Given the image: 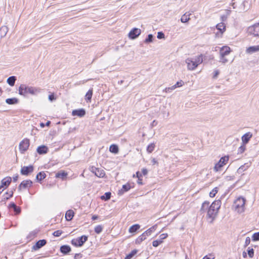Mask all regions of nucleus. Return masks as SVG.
Returning a JSON list of instances; mask_svg holds the SVG:
<instances>
[{
    "mask_svg": "<svg viewBox=\"0 0 259 259\" xmlns=\"http://www.w3.org/2000/svg\"><path fill=\"white\" fill-rule=\"evenodd\" d=\"M143 175H146L148 174V170L146 168H143L142 170Z\"/></svg>",
    "mask_w": 259,
    "mask_h": 259,
    "instance_id": "64",
    "label": "nucleus"
},
{
    "mask_svg": "<svg viewBox=\"0 0 259 259\" xmlns=\"http://www.w3.org/2000/svg\"><path fill=\"white\" fill-rule=\"evenodd\" d=\"M207 212V217L210 219V222L212 223L214 220L218 212L215 210V209H213L209 206Z\"/></svg>",
    "mask_w": 259,
    "mask_h": 259,
    "instance_id": "10",
    "label": "nucleus"
},
{
    "mask_svg": "<svg viewBox=\"0 0 259 259\" xmlns=\"http://www.w3.org/2000/svg\"><path fill=\"white\" fill-rule=\"evenodd\" d=\"M216 27L222 34L226 30V25L224 22L218 23Z\"/></svg>",
    "mask_w": 259,
    "mask_h": 259,
    "instance_id": "24",
    "label": "nucleus"
},
{
    "mask_svg": "<svg viewBox=\"0 0 259 259\" xmlns=\"http://www.w3.org/2000/svg\"><path fill=\"white\" fill-rule=\"evenodd\" d=\"M82 254L80 253H76L75 254L74 259H81Z\"/></svg>",
    "mask_w": 259,
    "mask_h": 259,
    "instance_id": "60",
    "label": "nucleus"
},
{
    "mask_svg": "<svg viewBox=\"0 0 259 259\" xmlns=\"http://www.w3.org/2000/svg\"><path fill=\"white\" fill-rule=\"evenodd\" d=\"M63 232L61 230H57L53 233V235L56 237H59L62 234Z\"/></svg>",
    "mask_w": 259,
    "mask_h": 259,
    "instance_id": "48",
    "label": "nucleus"
},
{
    "mask_svg": "<svg viewBox=\"0 0 259 259\" xmlns=\"http://www.w3.org/2000/svg\"><path fill=\"white\" fill-rule=\"evenodd\" d=\"M16 80V78L14 76H12L9 77L7 79V83L11 86H13L15 84V81Z\"/></svg>",
    "mask_w": 259,
    "mask_h": 259,
    "instance_id": "29",
    "label": "nucleus"
},
{
    "mask_svg": "<svg viewBox=\"0 0 259 259\" xmlns=\"http://www.w3.org/2000/svg\"><path fill=\"white\" fill-rule=\"evenodd\" d=\"M231 52V49L229 47L224 46L220 48V60L219 61L223 64H226L228 62L226 56Z\"/></svg>",
    "mask_w": 259,
    "mask_h": 259,
    "instance_id": "3",
    "label": "nucleus"
},
{
    "mask_svg": "<svg viewBox=\"0 0 259 259\" xmlns=\"http://www.w3.org/2000/svg\"><path fill=\"white\" fill-rule=\"evenodd\" d=\"M88 237L86 235H82L76 239H73L71 243L75 247H80L87 241Z\"/></svg>",
    "mask_w": 259,
    "mask_h": 259,
    "instance_id": "5",
    "label": "nucleus"
},
{
    "mask_svg": "<svg viewBox=\"0 0 259 259\" xmlns=\"http://www.w3.org/2000/svg\"><path fill=\"white\" fill-rule=\"evenodd\" d=\"M250 242V239L249 237H247L245 239V246H247Z\"/></svg>",
    "mask_w": 259,
    "mask_h": 259,
    "instance_id": "55",
    "label": "nucleus"
},
{
    "mask_svg": "<svg viewBox=\"0 0 259 259\" xmlns=\"http://www.w3.org/2000/svg\"><path fill=\"white\" fill-rule=\"evenodd\" d=\"M221 205V201L220 200H215L210 205V207L215 209L218 212Z\"/></svg>",
    "mask_w": 259,
    "mask_h": 259,
    "instance_id": "20",
    "label": "nucleus"
},
{
    "mask_svg": "<svg viewBox=\"0 0 259 259\" xmlns=\"http://www.w3.org/2000/svg\"><path fill=\"white\" fill-rule=\"evenodd\" d=\"M245 201V199L243 197H238L234 201L235 206L238 212H242L244 211Z\"/></svg>",
    "mask_w": 259,
    "mask_h": 259,
    "instance_id": "4",
    "label": "nucleus"
},
{
    "mask_svg": "<svg viewBox=\"0 0 259 259\" xmlns=\"http://www.w3.org/2000/svg\"><path fill=\"white\" fill-rule=\"evenodd\" d=\"M6 102L9 105H13L17 104L18 102V99L16 98H8L6 100Z\"/></svg>",
    "mask_w": 259,
    "mask_h": 259,
    "instance_id": "27",
    "label": "nucleus"
},
{
    "mask_svg": "<svg viewBox=\"0 0 259 259\" xmlns=\"http://www.w3.org/2000/svg\"><path fill=\"white\" fill-rule=\"evenodd\" d=\"M47 243V241L45 239L39 240L37 241L35 245L32 247V250H37L40 249L42 246H45Z\"/></svg>",
    "mask_w": 259,
    "mask_h": 259,
    "instance_id": "13",
    "label": "nucleus"
},
{
    "mask_svg": "<svg viewBox=\"0 0 259 259\" xmlns=\"http://www.w3.org/2000/svg\"><path fill=\"white\" fill-rule=\"evenodd\" d=\"M248 167V166H245V165H241L238 169H237V172L238 174H241L244 171L246 170Z\"/></svg>",
    "mask_w": 259,
    "mask_h": 259,
    "instance_id": "41",
    "label": "nucleus"
},
{
    "mask_svg": "<svg viewBox=\"0 0 259 259\" xmlns=\"http://www.w3.org/2000/svg\"><path fill=\"white\" fill-rule=\"evenodd\" d=\"M214 256L213 255L210 254L209 256L207 255L205 256L202 259H214Z\"/></svg>",
    "mask_w": 259,
    "mask_h": 259,
    "instance_id": "56",
    "label": "nucleus"
},
{
    "mask_svg": "<svg viewBox=\"0 0 259 259\" xmlns=\"http://www.w3.org/2000/svg\"><path fill=\"white\" fill-rule=\"evenodd\" d=\"M245 52L246 53L250 55L258 52H259V45L251 46L247 48Z\"/></svg>",
    "mask_w": 259,
    "mask_h": 259,
    "instance_id": "14",
    "label": "nucleus"
},
{
    "mask_svg": "<svg viewBox=\"0 0 259 259\" xmlns=\"http://www.w3.org/2000/svg\"><path fill=\"white\" fill-rule=\"evenodd\" d=\"M85 114V111L84 109H76L72 111V115L73 116H77L81 117Z\"/></svg>",
    "mask_w": 259,
    "mask_h": 259,
    "instance_id": "15",
    "label": "nucleus"
},
{
    "mask_svg": "<svg viewBox=\"0 0 259 259\" xmlns=\"http://www.w3.org/2000/svg\"><path fill=\"white\" fill-rule=\"evenodd\" d=\"M118 147L116 145L112 144L109 147V151L113 153H117L118 152Z\"/></svg>",
    "mask_w": 259,
    "mask_h": 259,
    "instance_id": "30",
    "label": "nucleus"
},
{
    "mask_svg": "<svg viewBox=\"0 0 259 259\" xmlns=\"http://www.w3.org/2000/svg\"><path fill=\"white\" fill-rule=\"evenodd\" d=\"M8 28L6 26H3L0 28V36L1 37H5L8 31Z\"/></svg>",
    "mask_w": 259,
    "mask_h": 259,
    "instance_id": "25",
    "label": "nucleus"
},
{
    "mask_svg": "<svg viewBox=\"0 0 259 259\" xmlns=\"http://www.w3.org/2000/svg\"><path fill=\"white\" fill-rule=\"evenodd\" d=\"M49 100L50 101H54L56 99V98L55 97V96L54 95V94H50L49 96Z\"/></svg>",
    "mask_w": 259,
    "mask_h": 259,
    "instance_id": "53",
    "label": "nucleus"
},
{
    "mask_svg": "<svg viewBox=\"0 0 259 259\" xmlns=\"http://www.w3.org/2000/svg\"><path fill=\"white\" fill-rule=\"evenodd\" d=\"M218 192V188L215 187L209 193V196L210 197H213Z\"/></svg>",
    "mask_w": 259,
    "mask_h": 259,
    "instance_id": "43",
    "label": "nucleus"
},
{
    "mask_svg": "<svg viewBox=\"0 0 259 259\" xmlns=\"http://www.w3.org/2000/svg\"><path fill=\"white\" fill-rule=\"evenodd\" d=\"M13 195V191L12 190L10 191L9 192H7L6 193V196H5V199H8L10 197H12Z\"/></svg>",
    "mask_w": 259,
    "mask_h": 259,
    "instance_id": "47",
    "label": "nucleus"
},
{
    "mask_svg": "<svg viewBox=\"0 0 259 259\" xmlns=\"http://www.w3.org/2000/svg\"><path fill=\"white\" fill-rule=\"evenodd\" d=\"M247 2L246 1H243L242 3V4L240 5V7L238 8V11L239 12H243V11H246L248 10V9L245 8V4Z\"/></svg>",
    "mask_w": 259,
    "mask_h": 259,
    "instance_id": "34",
    "label": "nucleus"
},
{
    "mask_svg": "<svg viewBox=\"0 0 259 259\" xmlns=\"http://www.w3.org/2000/svg\"><path fill=\"white\" fill-rule=\"evenodd\" d=\"M141 33L140 29L134 28L128 33V37L132 39L136 38Z\"/></svg>",
    "mask_w": 259,
    "mask_h": 259,
    "instance_id": "9",
    "label": "nucleus"
},
{
    "mask_svg": "<svg viewBox=\"0 0 259 259\" xmlns=\"http://www.w3.org/2000/svg\"><path fill=\"white\" fill-rule=\"evenodd\" d=\"M18 91L20 95L27 96L28 94L36 95L40 92L41 89L33 87H29L26 84H22L19 87Z\"/></svg>",
    "mask_w": 259,
    "mask_h": 259,
    "instance_id": "1",
    "label": "nucleus"
},
{
    "mask_svg": "<svg viewBox=\"0 0 259 259\" xmlns=\"http://www.w3.org/2000/svg\"><path fill=\"white\" fill-rule=\"evenodd\" d=\"M219 73H220V71L218 70H215L214 71V74H213V78H217L218 77V76L219 74Z\"/></svg>",
    "mask_w": 259,
    "mask_h": 259,
    "instance_id": "57",
    "label": "nucleus"
},
{
    "mask_svg": "<svg viewBox=\"0 0 259 259\" xmlns=\"http://www.w3.org/2000/svg\"><path fill=\"white\" fill-rule=\"evenodd\" d=\"M95 174L96 176L99 178H103L105 175V172L103 170L98 168L96 171H95Z\"/></svg>",
    "mask_w": 259,
    "mask_h": 259,
    "instance_id": "31",
    "label": "nucleus"
},
{
    "mask_svg": "<svg viewBox=\"0 0 259 259\" xmlns=\"http://www.w3.org/2000/svg\"><path fill=\"white\" fill-rule=\"evenodd\" d=\"M248 31L254 36H259V22L249 26L248 28Z\"/></svg>",
    "mask_w": 259,
    "mask_h": 259,
    "instance_id": "8",
    "label": "nucleus"
},
{
    "mask_svg": "<svg viewBox=\"0 0 259 259\" xmlns=\"http://www.w3.org/2000/svg\"><path fill=\"white\" fill-rule=\"evenodd\" d=\"M16 205L14 202H11L9 204V207H12L13 208H16Z\"/></svg>",
    "mask_w": 259,
    "mask_h": 259,
    "instance_id": "63",
    "label": "nucleus"
},
{
    "mask_svg": "<svg viewBox=\"0 0 259 259\" xmlns=\"http://www.w3.org/2000/svg\"><path fill=\"white\" fill-rule=\"evenodd\" d=\"M103 230V227L101 225H98L95 228V232L97 234H100Z\"/></svg>",
    "mask_w": 259,
    "mask_h": 259,
    "instance_id": "42",
    "label": "nucleus"
},
{
    "mask_svg": "<svg viewBox=\"0 0 259 259\" xmlns=\"http://www.w3.org/2000/svg\"><path fill=\"white\" fill-rule=\"evenodd\" d=\"M60 250L61 253L66 254L71 251V249L69 245H63L60 247Z\"/></svg>",
    "mask_w": 259,
    "mask_h": 259,
    "instance_id": "18",
    "label": "nucleus"
},
{
    "mask_svg": "<svg viewBox=\"0 0 259 259\" xmlns=\"http://www.w3.org/2000/svg\"><path fill=\"white\" fill-rule=\"evenodd\" d=\"M157 37L158 39H162L164 38V34L162 32H158Z\"/></svg>",
    "mask_w": 259,
    "mask_h": 259,
    "instance_id": "51",
    "label": "nucleus"
},
{
    "mask_svg": "<svg viewBox=\"0 0 259 259\" xmlns=\"http://www.w3.org/2000/svg\"><path fill=\"white\" fill-rule=\"evenodd\" d=\"M36 151L39 154H46L48 151V148L45 145L40 146L37 147Z\"/></svg>",
    "mask_w": 259,
    "mask_h": 259,
    "instance_id": "19",
    "label": "nucleus"
},
{
    "mask_svg": "<svg viewBox=\"0 0 259 259\" xmlns=\"http://www.w3.org/2000/svg\"><path fill=\"white\" fill-rule=\"evenodd\" d=\"M162 242V241L159 240H154L152 242V245L154 247H157Z\"/></svg>",
    "mask_w": 259,
    "mask_h": 259,
    "instance_id": "46",
    "label": "nucleus"
},
{
    "mask_svg": "<svg viewBox=\"0 0 259 259\" xmlns=\"http://www.w3.org/2000/svg\"><path fill=\"white\" fill-rule=\"evenodd\" d=\"M203 62L202 55H200L194 58H188L185 60L187 65V69L189 70H193Z\"/></svg>",
    "mask_w": 259,
    "mask_h": 259,
    "instance_id": "2",
    "label": "nucleus"
},
{
    "mask_svg": "<svg viewBox=\"0 0 259 259\" xmlns=\"http://www.w3.org/2000/svg\"><path fill=\"white\" fill-rule=\"evenodd\" d=\"M167 237V234H165V233L162 234L160 235V236H159V238H160L159 240L162 241L163 239H165Z\"/></svg>",
    "mask_w": 259,
    "mask_h": 259,
    "instance_id": "54",
    "label": "nucleus"
},
{
    "mask_svg": "<svg viewBox=\"0 0 259 259\" xmlns=\"http://www.w3.org/2000/svg\"><path fill=\"white\" fill-rule=\"evenodd\" d=\"M144 240H145V237H144V235L142 234L137 239L136 243L140 244Z\"/></svg>",
    "mask_w": 259,
    "mask_h": 259,
    "instance_id": "44",
    "label": "nucleus"
},
{
    "mask_svg": "<svg viewBox=\"0 0 259 259\" xmlns=\"http://www.w3.org/2000/svg\"><path fill=\"white\" fill-rule=\"evenodd\" d=\"M74 212L72 210H68L65 214V218L67 221H71L74 217Z\"/></svg>",
    "mask_w": 259,
    "mask_h": 259,
    "instance_id": "26",
    "label": "nucleus"
},
{
    "mask_svg": "<svg viewBox=\"0 0 259 259\" xmlns=\"http://www.w3.org/2000/svg\"><path fill=\"white\" fill-rule=\"evenodd\" d=\"M33 171V166L32 165H29L27 166H24L22 167L20 172L22 175L27 176Z\"/></svg>",
    "mask_w": 259,
    "mask_h": 259,
    "instance_id": "12",
    "label": "nucleus"
},
{
    "mask_svg": "<svg viewBox=\"0 0 259 259\" xmlns=\"http://www.w3.org/2000/svg\"><path fill=\"white\" fill-rule=\"evenodd\" d=\"M229 160V156H225L222 157L219 161L215 164L213 169L215 171L221 170L222 167L226 164Z\"/></svg>",
    "mask_w": 259,
    "mask_h": 259,
    "instance_id": "6",
    "label": "nucleus"
},
{
    "mask_svg": "<svg viewBox=\"0 0 259 259\" xmlns=\"http://www.w3.org/2000/svg\"><path fill=\"white\" fill-rule=\"evenodd\" d=\"M155 148V144L154 143H151L149 144L147 148V151L148 153H152Z\"/></svg>",
    "mask_w": 259,
    "mask_h": 259,
    "instance_id": "37",
    "label": "nucleus"
},
{
    "mask_svg": "<svg viewBox=\"0 0 259 259\" xmlns=\"http://www.w3.org/2000/svg\"><path fill=\"white\" fill-rule=\"evenodd\" d=\"M189 16L190 15H187V13L184 14L181 18V22L182 23H186L188 22L190 20Z\"/></svg>",
    "mask_w": 259,
    "mask_h": 259,
    "instance_id": "35",
    "label": "nucleus"
},
{
    "mask_svg": "<svg viewBox=\"0 0 259 259\" xmlns=\"http://www.w3.org/2000/svg\"><path fill=\"white\" fill-rule=\"evenodd\" d=\"M209 206V202L207 201H204L202 204L201 207L200 208V211L202 213H204L206 211H207Z\"/></svg>",
    "mask_w": 259,
    "mask_h": 259,
    "instance_id": "22",
    "label": "nucleus"
},
{
    "mask_svg": "<svg viewBox=\"0 0 259 259\" xmlns=\"http://www.w3.org/2000/svg\"><path fill=\"white\" fill-rule=\"evenodd\" d=\"M245 150V147L244 146H241L238 150V153H242Z\"/></svg>",
    "mask_w": 259,
    "mask_h": 259,
    "instance_id": "52",
    "label": "nucleus"
},
{
    "mask_svg": "<svg viewBox=\"0 0 259 259\" xmlns=\"http://www.w3.org/2000/svg\"><path fill=\"white\" fill-rule=\"evenodd\" d=\"M67 176V173L64 170H60L56 174V178L64 180Z\"/></svg>",
    "mask_w": 259,
    "mask_h": 259,
    "instance_id": "23",
    "label": "nucleus"
},
{
    "mask_svg": "<svg viewBox=\"0 0 259 259\" xmlns=\"http://www.w3.org/2000/svg\"><path fill=\"white\" fill-rule=\"evenodd\" d=\"M252 135L250 132L247 133L242 137V141L244 144H247L252 137Z\"/></svg>",
    "mask_w": 259,
    "mask_h": 259,
    "instance_id": "21",
    "label": "nucleus"
},
{
    "mask_svg": "<svg viewBox=\"0 0 259 259\" xmlns=\"http://www.w3.org/2000/svg\"><path fill=\"white\" fill-rule=\"evenodd\" d=\"M111 197V193L110 192H106L105 194L101 197V199L104 200H108Z\"/></svg>",
    "mask_w": 259,
    "mask_h": 259,
    "instance_id": "38",
    "label": "nucleus"
},
{
    "mask_svg": "<svg viewBox=\"0 0 259 259\" xmlns=\"http://www.w3.org/2000/svg\"><path fill=\"white\" fill-rule=\"evenodd\" d=\"M151 162L153 165L156 164L157 166L158 165V162L157 160L154 158H152Z\"/></svg>",
    "mask_w": 259,
    "mask_h": 259,
    "instance_id": "58",
    "label": "nucleus"
},
{
    "mask_svg": "<svg viewBox=\"0 0 259 259\" xmlns=\"http://www.w3.org/2000/svg\"><path fill=\"white\" fill-rule=\"evenodd\" d=\"M157 227V225H155L154 226H153L152 227H151V228H150L149 229H148L147 231L148 234H149V235L150 236L152 234V232H154L156 228Z\"/></svg>",
    "mask_w": 259,
    "mask_h": 259,
    "instance_id": "39",
    "label": "nucleus"
},
{
    "mask_svg": "<svg viewBox=\"0 0 259 259\" xmlns=\"http://www.w3.org/2000/svg\"><path fill=\"white\" fill-rule=\"evenodd\" d=\"M12 181V178L10 177H7L4 178L1 181V186L2 187H6L9 186Z\"/></svg>",
    "mask_w": 259,
    "mask_h": 259,
    "instance_id": "17",
    "label": "nucleus"
},
{
    "mask_svg": "<svg viewBox=\"0 0 259 259\" xmlns=\"http://www.w3.org/2000/svg\"><path fill=\"white\" fill-rule=\"evenodd\" d=\"M137 253V250H133L130 253L127 254L124 259H131Z\"/></svg>",
    "mask_w": 259,
    "mask_h": 259,
    "instance_id": "36",
    "label": "nucleus"
},
{
    "mask_svg": "<svg viewBox=\"0 0 259 259\" xmlns=\"http://www.w3.org/2000/svg\"><path fill=\"white\" fill-rule=\"evenodd\" d=\"M252 240L254 241H258L259 240V232L254 233L252 236Z\"/></svg>",
    "mask_w": 259,
    "mask_h": 259,
    "instance_id": "45",
    "label": "nucleus"
},
{
    "mask_svg": "<svg viewBox=\"0 0 259 259\" xmlns=\"http://www.w3.org/2000/svg\"><path fill=\"white\" fill-rule=\"evenodd\" d=\"M140 226L138 224H135L132 226L129 229V232L131 233L136 232L139 228Z\"/></svg>",
    "mask_w": 259,
    "mask_h": 259,
    "instance_id": "32",
    "label": "nucleus"
},
{
    "mask_svg": "<svg viewBox=\"0 0 259 259\" xmlns=\"http://www.w3.org/2000/svg\"><path fill=\"white\" fill-rule=\"evenodd\" d=\"M227 19V16H226V15H224L221 16V19L222 22H223L226 21Z\"/></svg>",
    "mask_w": 259,
    "mask_h": 259,
    "instance_id": "61",
    "label": "nucleus"
},
{
    "mask_svg": "<svg viewBox=\"0 0 259 259\" xmlns=\"http://www.w3.org/2000/svg\"><path fill=\"white\" fill-rule=\"evenodd\" d=\"M131 188V185L129 183H126V184L123 185L122 187V188L118 191V194L121 195L123 194L124 193L130 190Z\"/></svg>",
    "mask_w": 259,
    "mask_h": 259,
    "instance_id": "16",
    "label": "nucleus"
},
{
    "mask_svg": "<svg viewBox=\"0 0 259 259\" xmlns=\"http://www.w3.org/2000/svg\"><path fill=\"white\" fill-rule=\"evenodd\" d=\"M93 95V89H90L85 95V99L87 101H90Z\"/></svg>",
    "mask_w": 259,
    "mask_h": 259,
    "instance_id": "33",
    "label": "nucleus"
},
{
    "mask_svg": "<svg viewBox=\"0 0 259 259\" xmlns=\"http://www.w3.org/2000/svg\"><path fill=\"white\" fill-rule=\"evenodd\" d=\"M153 35L151 34H149L148 35L147 37L145 39L144 42L146 44H148L152 42L153 41Z\"/></svg>",
    "mask_w": 259,
    "mask_h": 259,
    "instance_id": "40",
    "label": "nucleus"
},
{
    "mask_svg": "<svg viewBox=\"0 0 259 259\" xmlns=\"http://www.w3.org/2000/svg\"><path fill=\"white\" fill-rule=\"evenodd\" d=\"M14 209V211L16 212V214H19L20 211H21V209L19 207H18L17 206H16V208H13Z\"/></svg>",
    "mask_w": 259,
    "mask_h": 259,
    "instance_id": "59",
    "label": "nucleus"
},
{
    "mask_svg": "<svg viewBox=\"0 0 259 259\" xmlns=\"http://www.w3.org/2000/svg\"><path fill=\"white\" fill-rule=\"evenodd\" d=\"M248 254L249 257L252 258L254 255V250L252 248L249 249L247 250Z\"/></svg>",
    "mask_w": 259,
    "mask_h": 259,
    "instance_id": "49",
    "label": "nucleus"
},
{
    "mask_svg": "<svg viewBox=\"0 0 259 259\" xmlns=\"http://www.w3.org/2000/svg\"><path fill=\"white\" fill-rule=\"evenodd\" d=\"M184 84V82L183 80H181L179 81H177V83L175 84L176 85V88L178 87H182Z\"/></svg>",
    "mask_w": 259,
    "mask_h": 259,
    "instance_id": "50",
    "label": "nucleus"
},
{
    "mask_svg": "<svg viewBox=\"0 0 259 259\" xmlns=\"http://www.w3.org/2000/svg\"><path fill=\"white\" fill-rule=\"evenodd\" d=\"M30 141L28 139H23L19 144V150L21 153H24L28 148Z\"/></svg>",
    "mask_w": 259,
    "mask_h": 259,
    "instance_id": "7",
    "label": "nucleus"
},
{
    "mask_svg": "<svg viewBox=\"0 0 259 259\" xmlns=\"http://www.w3.org/2000/svg\"><path fill=\"white\" fill-rule=\"evenodd\" d=\"M32 182L30 180H25L21 183L18 187V190L21 191L22 189L29 188L31 187Z\"/></svg>",
    "mask_w": 259,
    "mask_h": 259,
    "instance_id": "11",
    "label": "nucleus"
},
{
    "mask_svg": "<svg viewBox=\"0 0 259 259\" xmlns=\"http://www.w3.org/2000/svg\"><path fill=\"white\" fill-rule=\"evenodd\" d=\"M46 177V175L44 171L39 172L36 177V179L40 182L41 180H44Z\"/></svg>",
    "mask_w": 259,
    "mask_h": 259,
    "instance_id": "28",
    "label": "nucleus"
},
{
    "mask_svg": "<svg viewBox=\"0 0 259 259\" xmlns=\"http://www.w3.org/2000/svg\"><path fill=\"white\" fill-rule=\"evenodd\" d=\"M135 177H136L138 178H141L142 177V174H141L139 171H137L136 172V175H133V177L134 178Z\"/></svg>",
    "mask_w": 259,
    "mask_h": 259,
    "instance_id": "62",
    "label": "nucleus"
}]
</instances>
